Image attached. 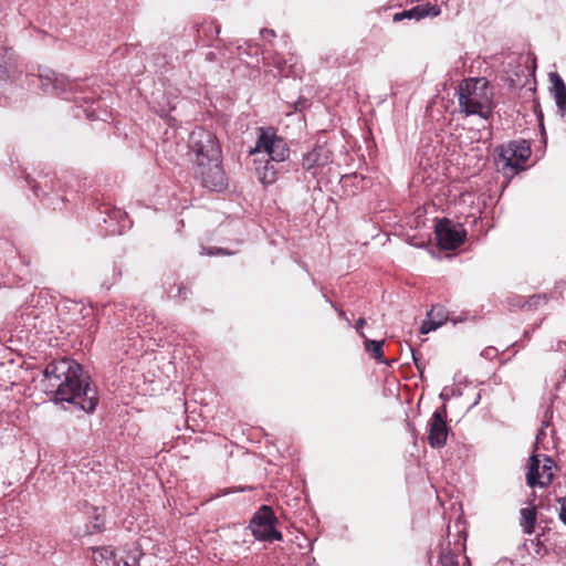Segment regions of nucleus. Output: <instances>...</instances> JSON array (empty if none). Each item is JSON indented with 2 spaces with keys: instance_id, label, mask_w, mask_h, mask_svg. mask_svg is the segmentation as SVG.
Instances as JSON below:
<instances>
[{
  "instance_id": "1",
  "label": "nucleus",
  "mask_w": 566,
  "mask_h": 566,
  "mask_svg": "<svg viewBox=\"0 0 566 566\" xmlns=\"http://www.w3.org/2000/svg\"><path fill=\"white\" fill-rule=\"evenodd\" d=\"M43 386L56 402H69L90 413L98 403L97 389L91 386V378L77 361L61 358L46 365Z\"/></svg>"
},
{
  "instance_id": "2",
  "label": "nucleus",
  "mask_w": 566,
  "mask_h": 566,
  "mask_svg": "<svg viewBox=\"0 0 566 566\" xmlns=\"http://www.w3.org/2000/svg\"><path fill=\"white\" fill-rule=\"evenodd\" d=\"M460 112L465 116L478 115L488 120L492 117L494 102L493 88L485 77L463 80L458 88Z\"/></svg>"
},
{
  "instance_id": "3",
  "label": "nucleus",
  "mask_w": 566,
  "mask_h": 566,
  "mask_svg": "<svg viewBox=\"0 0 566 566\" xmlns=\"http://www.w3.org/2000/svg\"><path fill=\"white\" fill-rule=\"evenodd\" d=\"M189 148L195 154L196 166L221 159V148L216 135L205 128H197L190 134Z\"/></svg>"
},
{
  "instance_id": "4",
  "label": "nucleus",
  "mask_w": 566,
  "mask_h": 566,
  "mask_svg": "<svg viewBox=\"0 0 566 566\" xmlns=\"http://www.w3.org/2000/svg\"><path fill=\"white\" fill-rule=\"evenodd\" d=\"M250 154H263L272 161L279 164L285 161L290 156V148L286 142L276 135L273 128H259V135L254 148Z\"/></svg>"
},
{
  "instance_id": "5",
  "label": "nucleus",
  "mask_w": 566,
  "mask_h": 566,
  "mask_svg": "<svg viewBox=\"0 0 566 566\" xmlns=\"http://www.w3.org/2000/svg\"><path fill=\"white\" fill-rule=\"evenodd\" d=\"M555 462L548 455L533 454L528 459L526 483L530 488H547L554 476Z\"/></svg>"
},
{
  "instance_id": "6",
  "label": "nucleus",
  "mask_w": 566,
  "mask_h": 566,
  "mask_svg": "<svg viewBox=\"0 0 566 566\" xmlns=\"http://www.w3.org/2000/svg\"><path fill=\"white\" fill-rule=\"evenodd\" d=\"M277 518L268 505H262L250 521L249 527L256 539L273 542L282 539L281 532L275 530Z\"/></svg>"
},
{
  "instance_id": "7",
  "label": "nucleus",
  "mask_w": 566,
  "mask_h": 566,
  "mask_svg": "<svg viewBox=\"0 0 566 566\" xmlns=\"http://www.w3.org/2000/svg\"><path fill=\"white\" fill-rule=\"evenodd\" d=\"M465 237V230L457 227L447 218L439 220L436 224V238L439 247L443 250L458 249L464 242Z\"/></svg>"
},
{
  "instance_id": "8",
  "label": "nucleus",
  "mask_w": 566,
  "mask_h": 566,
  "mask_svg": "<svg viewBox=\"0 0 566 566\" xmlns=\"http://www.w3.org/2000/svg\"><path fill=\"white\" fill-rule=\"evenodd\" d=\"M447 408L437 409L428 422V443L431 448L440 449L446 446L448 438Z\"/></svg>"
},
{
  "instance_id": "9",
  "label": "nucleus",
  "mask_w": 566,
  "mask_h": 566,
  "mask_svg": "<svg viewBox=\"0 0 566 566\" xmlns=\"http://www.w3.org/2000/svg\"><path fill=\"white\" fill-rule=\"evenodd\" d=\"M196 176L200 178L203 187L218 190L224 186V172L221 167V159L210 160L202 166H196Z\"/></svg>"
},
{
  "instance_id": "10",
  "label": "nucleus",
  "mask_w": 566,
  "mask_h": 566,
  "mask_svg": "<svg viewBox=\"0 0 566 566\" xmlns=\"http://www.w3.org/2000/svg\"><path fill=\"white\" fill-rule=\"evenodd\" d=\"M41 84L45 93L55 95H64L73 92L75 83L62 74H56L53 71H48L45 74L40 75Z\"/></svg>"
},
{
  "instance_id": "11",
  "label": "nucleus",
  "mask_w": 566,
  "mask_h": 566,
  "mask_svg": "<svg viewBox=\"0 0 566 566\" xmlns=\"http://www.w3.org/2000/svg\"><path fill=\"white\" fill-rule=\"evenodd\" d=\"M93 562L96 566H136L137 557L133 556L132 560L118 559L112 547H99L93 551Z\"/></svg>"
},
{
  "instance_id": "12",
  "label": "nucleus",
  "mask_w": 566,
  "mask_h": 566,
  "mask_svg": "<svg viewBox=\"0 0 566 566\" xmlns=\"http://www.w3.org/2000/svg\"><path fill=\"white\" fill-rule=\"evenodd\" d=\"M331 161V151L323 147L318 146L313 148L306 155H304L302 160L303 169L311 171L315 168L323 167Z\"/></svg>"
},
{
  "instance_id": "13",
  "label": "nucleus",
  "mask_w": 566,
  "mask_h": 566,
  "mask_svg": "<svg viewBox=\"0 0 566 566\" xmlns=\"http://www.w3.org/2000/svg\"><path fill=\"white\" fill-rule=\"evenodd\" d=\"M427 317L421 324V334H428L443 325L448 321V312L442 305H433L428 312Z\"/></svg>"
},
{
  "instance_id": "14",
  "label": "nucleus",
  "mask_w": 566,
  "mask_h": 566,
  "mask_svg": "<svg viewBox=\"0 0 566 566\" xmlns=\"http://www.w3.org/2000/svg\"><path fill=\"white\" fill-rule=\"evenodd\" d=\"M551 93L555 99L557 111L563 116L566 112V85L557 73H551Z\"/></svg>"
},
{
  "instance_id": "15",
  "label": "nucleus",
  "mask_w": 566,
  "mask_h": 566,
  "mask_svg": "<svg viewBox=\"0 0 566 566\" xmlns=\"http://www.w3.org/2000/svg\"><path fill=\"white\" fill-rule=\"evenodd\" d=\"M496 164L500 166V169L505 171L506 169L516 172L521 167L518 165V160L515 158V153L512 147L500 146L496 148Z\"/></svg>"
},
{
  "instance_id": "16",
  "label": "nucleus",
  "mask_w": 566,
  "mask_h": 566,
  "mask_svg": "<svg viewBox=\"0 0 566 566\" xmlns=\"http://www.w3.org/2000/svg\"><path fill=\"white\" fill-rule=\"evenodd\" d=\"M271 159L264 161L255 159V174L263 185H272L276 181L277 170Z\"/></svg>"
},
{
  "instance_id": "17",
  "label": "nucleus",
  "mask_w": 566,
  "mask_h": 566,
  "mask_svg": "<svg viewBox=\"0 0 566 566\" xmlns=\"http://www.w3.org/2000/svg\"><path fill=\"white\" fill-rule=\"evenodd\" d=\"M536 517L537 510L534 504L530 503L526 507L521 509L520 525L525 534L531 535L534 533Z\"/></svg>"
},
{
  "instance_id": "18",
  "label": "nucleus",
  "mask_w": 566,
  "mask_h": 566,
  "mask_svg": "<svg viewBox=\"0 0 566 566\" xmlns=\"http://www.w3.org/2000/svg\"><path fill=\"white\" fill-rule=\"evenodd\" d=\"M439 14V10L436 9V7H429V6H418V7H415L410 10H406V11H402L400 13H396L395 17H394V20L395 21H400L405 18H408V19H417V20H420L424 17H428V15H438Z\"/></svg>"
},
{
  "instance_id": "19",
  "label": "nucleus",
  "mask_w": 566,
  "mask_h": 566,
  "mask_svg": "<svg viewBox=\"0 0 566 566\" xmlns=\"http://www.w3.org/2000/svg\"><path fill=\"white\" fill-rule=\"evenodd\" d=\"M364 346L365 350L378 363H386V359L384 357V340H373L368 339L367 337L364 338Z\"/></svg>"
},
{
  "instance_id": "20",
  "label": "nucleus",
  "mask_w": 566,
  "mask_h": 566,
  "mask_svg": "<svg viewBox=\"0 0 566 566\" xmlns=\"http://www.w3.org/2000/svg\"><path fill=\"white\" fill-rule=\"evenodd\" d=\"M509 147H512L513 151L515 153V158L518 160L520 167L528 159L531 155V148L526 145V143L523 142H511L507 144Z\"/></svg>"
},
{
  "instance_id": "21",
  "label": "nucleus",
  "mask_w": 566,
  "mask_h": 566,
  "mask_svg": "<svg viewBox=\"0 0 566 566\" xmlns=\"http://www.w3.org/2000/svg\"><path fill=\"white\" fill-rule=\"evenodd\" d=\"M441 566H460L459 557L450 551H442L440 554Z\"/></svg>"
},
{
  "instance_id": "22",
  "label": "nucleus",
  "mask_w": 566,
  "mask_h": 566,
  "mask_svg": "<svg viewBox=\"0 0 566 566\" xmlns=\"http://www.w3.org/2000/svg\"><path fill=\"white\" fill-rule=\"evenodd\" d=\"M410 350H411L415 366H416L420 377H422L423 371H424V364L422 363V360H421L420 356L417 354V352H415L412 348H410Z\"/></svg>"
},
{
  "instance_id": "23",
  "label": "nucleus",
  "mask_w": 566,
  "mask_h": 566,
  "mask_svg": "<svg viewBox=\"0 0 566 566\" xmlns=\"http://www.w3.org/2000/svg\"><path fill=\"white\" fill-rule=\"evenodd\" d=\"M102 526H103V521L98 516H96L94 523H92L91 526L87 525V531L90 533L101 532Z\"/></svg>"
},
{
  "instance_id": "24",
  "label": "nucleus",
  "mask_w": 566,
  "mask_h": 566,
  "mask_svg": "<svg viewBox=\"0 0 566 566\" xmlns=\"http://www.w3.org/2000/svg\"><path fill=\"white\" fill-rule=\"evenodd\" d=\"M365 324H366V321L363 317H360L356 323V331L359 333L360 337H363V338H366L365 334L361 332Z\"/></svg>"
},
{
  "instance_id": "25",
  "label": "nucleus",
  "mask_w": 566,
  "mask_h": 566,
  "mask_svg": "<svg viewBox=\"0 0 566 566\" xmlns=\"http://www.w3.org/2000/svg\"><path fill=\"white\" fill-rule=\"evenodd\" d=\"M261 35H262L263 40H268V38H275L276 34H275L274 30L262 29L261 30Z\"/></svg>"
},
{
  "instance_id": "26",
  "label": "nucleus",
  "mask_w": 566,
  "mask_h": 566,
  "mask_svg": "<svg viewBox=\"0 0 566 566\" xmlns=\"http://www.w3.org/2000/svg\"><path fill=\"white\" fill-rule=\"evenodd\" d=\"M548 424L544 422L543 427L538 430L537 434H536V443L541 442L544 437H545V427H547Z\"/></svg>"
},
{
  "instance_id": "27",
  "label": "nucleus",
  "mask_w": 566,
  "mask_h": 566,
  "mask_svg": "<svg viewBox=\"0 0 566 566\" xmlns=\"http://www.w3.org/2000/svg\"><path fill=\"white\" fill-rule=\"evenodd\" d=\"M272 61H273V64L277 67V69H282V61L281 59H279V56L275 54L272 56Z\"/></svg>"
},
{
  "instance_id": "28",
  "label": "nucleus",
  "mask_w": 566,
  "mask_h": 566,
  "mask_svg": "<svg viewBox=\"0 0 566 566\" xmlns=\"http://www.w3.org/2000/svg\"><path fill=\"white\" fill-rule=\"evenodd\" d=\"M559 518L566 524V509L560 507Z\"/></svg>"
},
{
  "instance_id": "29",
  "label": "nucleus",
  "mask_w": 566,
  "mask_h": 566,
  "mask_svg": "<svg viewBox=\"0 0 566 566\" xmlns=\"http://www.w3.org/2000/svg\"><path fill=\"white\" fill-rule=\"evenodd\" d=\"M305 106V102H297L295 103V111H302Z\"/></svg>"
},
{
  "instance_id": "30",
  "label": "nucleus",
  "mask_w": 566,
  "mask_h": 566,
  "mask_svg": "<svg viewBox=\"0 0 566 566\" xmlns=\"http://www.w3.org/2000/svg\"><path fill=\"white\" fill-rule=\"evenodd\" d=\"M558 502L562 504V507L566 509V499L565 497H559Z\"/></svg>"
},
{
  "instance_id": "31",
  "label": "nucleus",
  "mask_w": 566,
  "mask_h": 566,
  "mask_svg": "<svg viewBox=\"0 0 566 566\" xmlns=\"http://www.w3.org/2000/svg\"><path fill=\"white\" fill-rule=\"evenodd\" d=\"M6 73V70L0 66V76H2Z\"/></svg>"
},
{
  "instance_id": "32",
  "label": "nucleus",
  "mask_w": 566,
  "mask_h": 566,
  "mask_svg": "<svg viewBox=\"0 0 566 566\" xmlns=\"http://www.w3.org/2000/svg\"><path fill=\"white\" fill-rule=\"evenodd\" d=\"M252 48L254 49L255 53H258V51H259L258 45H254V46H252Z\"/></svg>"
},
{
  "instance_id": "33",
  "label": "nucleus",
  "mask_w": 566,
  "mask_h": 566,
  "mask_svg": "<svg viewBox=\"0 0 566 566\" xmlns=\"http://www.w3.org/2000/svg\"><path fill=\"white\" fill-rule=\"evenodd\" d=\"M565 379H566V369H565V375H564Z\"/></svg>"
}]
</instances>
